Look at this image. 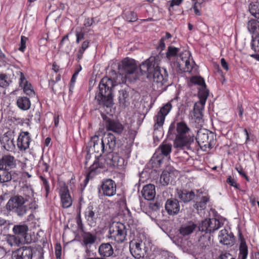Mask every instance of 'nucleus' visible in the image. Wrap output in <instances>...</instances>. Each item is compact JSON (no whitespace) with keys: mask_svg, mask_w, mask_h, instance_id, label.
Segmentation results:
<instances>
[{"mask_svg":"<svg viewBox=\"0 0 259 259\" xmlns=\"http://www.w3.org/2000/svg\"><path fill=\"white\" fill-rule=\"evenodd\" d=\"M119 73L113 80L108 77H103L99 84V91L95 96L98 104L107 108L113 105L112 95L113 88L118 84L125 83L126 80L132 82L137 79L144 74V72L138 67L134 59L128 58L124 59L118 65Z\"/></svg>","mask_w":259,"mask_h":259,"instance_id":"f257e3e1","label":"nucleus"},{"mask_svg":"<svg viewBox=\"0 0 259 259\" xmlns=\"http://www.w3.org/2000/svg\"><path fill=\"white\" fill-rule=\"evenodd\" d=\"M140 69L147 73L148 78L152 77L153 81L163 85L168 80V73L165 69H161L158 66L154 57H150L140 65Z\"/></svg>","mask_w":259,"mask_h":259,"instance_id":"f03ea898","label":"nucleus"},{"mask_svg":"<svg viewBox=\"0 0 259 259\" xmlns=\"http://www.w3.org/2000/svg\"><path fill=\"white\" fill-rule=\"evenodd\" d=\"M176 130L177 135L174 141V147L182 148L186 146L189 149L190 145L194 142L193 136L187 135L190 129L186 123L181 121L177 123Z\"/></svg>","mask_w":259,"mask_h":259,"instance_id":"7ed1b4c3","label":"nucleus"},{"mask_svg":"<svg viewBox=\"0 0 259 259\" xmlns=\"http://www.w3.org/2000/svg\"><path fill=\"white\" fill-rule=\"evenodd\" d=\"M126 236L127 229L124 224L117 222H113L110 225L108 239L120 244L127 240Z\"/></svg>","mask_w":259,"mask_h":259,"instance_id":"20e7f679","label":"nucleus"},{"mask_svg":"<svg viewBox=\"0 0 259 259\" xmlns=\"http://www.w3.org/2000/svg\"><path fill=\"white\" fill-rule=\"evenodd\" d=\"M27 201H28V199L24 198L22 196H14L11 197L7 202V209L15 212L18 216H23L27 211V207L24 204Z\"/></svg>","mask_w":259,"mask_h":259,"instance_id":"39448f33","label":"nucleus"},{"mask_svg":"<svg viewBox=\"0 0 259 259\" xmlns=\"http://www.w3.org/2000/svg\"><path fill=\"white\" fill-rule=\"evenodd\" d=\"M214 135L212 132L205 129H200L197 134L196 140L201 148L206 150L211 148L214 145Z\"/></svg>","mask_w":259,"mask_h":259,"instance_id":"423d86ee","label":"nucleus"},{"mask_svg":"<svg viewBox=\"0 0 259 259\" xmlns=\"http://www.w3.org/2000/svg\"><path fill=\"white\" fill-rule=\"evenodd\" d=\"M98 189L99 195L111 197L116 194V185L112 179H107L103 180Z\"/></svg>","mask_w":259,"mask_h":259,"instance_id":"0eeeda50","label":"nucleus"},{"mask_svg":"<svg viewBox=\"0 0 259 259\" xmlns=\"http://www.w3.org/2000/svg\"><path fill=\"white\" fill-rule=\"evenodd\" d=\"M222 225L221 222L215 218L206 219L202 221L198 227L200 231L210 234L219 229Z\"/></svg>","mask_w":259,"mask_h":259,"instance_id":"6e6552de","label":"nucleus"},{"mask_svg":"<svg viewBox=\"0 0 259 259\" xmlns=\"http://www.w3.org/2000/svg\"><path fill=\"white\" fill-rule=\"evenodd\" d=\"M104 142L102 139H100L98 136L95 135L91 138L89 143V151L98 153L101 155L105 151Z\"/></svg>","mask_w":259,"mask_h":259,"instance_id":"1a4fd4ad","label":"nucleus"},{"mask_svg":"<svg viewBox=\"0 0 259 259\" xmlns=\"http://www.w3.org/2000/svg\"><path fill=\"white\" fill-rule=\"evenodd\" d=\"M102 116L103 124L107 131H112L117 134H120L122 132L124 127L119 122L111 119L104 114H102Z\"/></svg>","mask_w":259,"mask_h":259,"instance_id":"9d476101","label":"nucleus"},{"mask_svg":"<svg viewBox=\"0 0 259 259\" xmlns=\"http://www.w3.org/2000/svg\"><path fill=\"white\" fill-rule=\"evenodd\" d=\"M84 214L88 224L91 226H94L100 215V213L97 207H94L93 205L89 204L86 208Z\"/></svg>","mask_w":259,"mask_h":259,"instance_id":"9b49d317","label":"nucleus"},{"mask_svg":"<svg viewBox=\"0 0 259 259\" xmlns=\"http://www.w3.org/2000/svg\"><path fill=\"white\" fill-rule=\"evenodd\" d=\"M31 138L28 132H21L17 139V145L19 150L23 152H25L29 148Z\"/></svg>","mask_w":259,"mask_h":259,"instance_id":"f8f14e48","label":"nucleus"},{"mask_svg":"<svg viewBox=\"0 0 259 259\" xmlns=\"http://www.w3.org/2000/svg\"><path fill=\"white\" fill-rule=\"evenodd\" d=\"M32 254L30 247L23 246L12 252V259H32Z\"/></svg>","mask_w":259,"mask_h":259,"instance_id":"ddd939ff","label":"nucleus"},{"mask_svg":"<svg viewBox=\"0 0 259 259\" xmlns=\"http://www.w3.org/2000/svg\"><path fill=\"white\" fill-rule=\"evenodd\" d=\"M60 195L62 205L63 208H67L72 205V200L69 193L68 187L66 185L62 186L60 189Z\"/></svg>","mask_w":259,"mask_h":259,"instance_id":"4468645a","label":"nucleus"},{"mask_svg":"<svg viewBox=\"0 0 259 259\" xmlns=\"http://www.w3.org/2000/svg\"><path fill=\"white\" fill-rule=\"evenodd\" d=\"M141 242L132 241L130 243V251L132 255L136 258H140L144 256V251L142 248Z\"/></svg>","mask_w":259,"mask_h":259,"instance_id":"2eb2a0df","label":"nucleus"},{"mask_svg":"<svg viewBox=\"0 0 259 259\" xmlns=\"http://www.w3.org/2000/svg\"><path fill=\"white\" fill-rule=\"evenodd\" d=\"M165 208L169 215H176L180 211L179 202L176 199H168L165 204Z\"/></svg>","mask_w":259,"mask_h":259,"instance_id":"dca6fc26","label":"nucleus"},{"mask_svg":"<svg viewBox=\"0 0 259 259\" xmlns=\"http://www.w3.org/2000/svg\"><path fill=\"white\" fill-rule=\"evenodd\" d=\"M219 239L224 245H230L233 243L234 236L229 229H224L220 232Z\"/></svg>","mask_w":259,"mask_h":259,"instance_id":"f3484780","label":"nucleus"},{"mask_svg":"<svg viewBox=\"0 0 259 259\" xmlns=\"http://www.w3.org/2000/svg\"><path fill=\"white\" fill-rule=\"evenodd\" d=\"M102 139L104 142L105 151L112 152L116 145L115 137L111 133H108Z\"/></svg>","mask_w":259,"mask_h":259,"instance_id":"a211bd4d","label":"nucleus"},{"mask_svg":"<svg viewBox=\"0 0 259 259\" xmlns=\"http://www.w3.org/2000/svg\"><path fill=\"white\" fill-rule=\"evenodd\" d=\"M15 74L10 69V66L8 67L6 73H0V87L6 88L8 87L12 82Z\"/></svg>","mask_w":259,"mask_h":259,"instance_id":"6ab92c4d","label":"nucleus"},{"mask_svg":"<svg viewBox=\"0 0 259 259\" xmlns=\"http://www.w3.org/2000/svg\"><path fill=\"white\" fill-rule=\"evenodd\" d=\"M13 231L17 237L19 238H23L24 243H28L29 241L26 239L28 227L26 225H15L13 228Z\"/></svg>","mask_w":259,"mask_h":259,"instance_id":"aec40b11","label":"nucleus"},{"mask_svg":"<svg viewBox=\"0 0 259 259\" xmlns=\"http://www.w3.org/2000/svg\"><path fill=\"white\" fill-rule=\"evenodd\" d=\"M16 166V161L14 156L6 155L0 159V168L10 169Z\"/></svg>","mask_w":259,"mask_h":259,"instance_id":"412c9836","label":"nucleus"},{"mask_svg":"<svg viewBox=\"0 0 259 259\" xmlns=\"http://www.w3.org/2000/svg\"><path fill=\"white\" fill-rule=\"evenodd\" d=\"M187 54H183L180 56L181 61H179L178 64L180 67H182L184 72H190L193 68L194 62H190L189 58L187 57Z\"/></svg>","mask_w":259,"mask_h":259,"instance_id":"4be33fe9","label":"nucleus"},{"mask_svg":"<svg viewBox=\"0 0 259 259\" xmlns=\"http://www.w3.org/2000/svg\"><path fill=\"white\" fill-rule=\"evenodd\" d=\"M155 186L153 184L145 185L142 190V196L147 200H153L155 196Z\"/></svg>","mask_w":259,"mask_h":259,"instance_id":"5701e85b","label":"nucleus"},{"mask_svg":"<svg viewBox=\"0 0 259 259\" xmlns=\"http://www.w3.org/2000/svg\"><path fill=\"white\" fill-rule=\"evenodd\" d=\"M177 197L184 202H188L193 200L195 197V193L192 191L187 190H177Z\"/></svg>","mask_w":259,"mask_h":259,"instance_id":"b1692460","label":"nucleus"},{"mask_svg":"<svg viewBox=\"0 0 259 259\" xmlns=\"http://www.w3.org/2000/svg\"><path fill=\"white\" fill-rule=\"evenodd\" d=\"M197 227L196 224L190 221L183 225L179 229V232L183 236H188L192 234Z\"/></svg>","mask_w":259,"mask_h":259,"instance_id":"393cba45","label":"nucleus"},{"mask_svg":"<svg viewBox=\"0 0 259 259\" xmlns=\"http://www.w3.org/2000/svg\"><path fill=\"white\" fill-rule=\"evenodd\" d=\"M98 252L102 257H109L114 252L113 249L110 243H103L99 247Z\"/></svg>","mask_w":259,"mask_h":259,"instance_id":"a878e982","label":"nucleus"},{"mask_svg":"<svg viewBox=\"0 0 259 259\" xmlns=\"http://www.w3.org/2000/svg\"><path fill=\"white\" fill-rule=\"evenodd\" d=\"M199 246L204 250H209L212 245L210 235L205 234L200 236L199 240Z\"/></svg>","mask_w":259,"mask_h":259,"instance_id":"bb28decb","label":"nucleus"},{"mask_svg":"<svg viewBox=\"0 0 259 259\" xmlns=\"http://www.w3.org/2000/svg\"><path fill=\"white\" fill-rule=\"evenodd\" d=\"M205 104L203 102L198 101L195 103L193 107V116L197 120H200L203 116V110Z\"/></svg>","mask_w":259,"mask_h":259,"instance_id":"cd10ccee","label":"nucleus"},{"mask_svg":"<svg viewBox=\"0 0 259 259\" xmlns=\"http://www.w3.org/2000/svg\"><path fill=\"white\" fill-rule=\"evenodd\" d=\"M174 172L168 170L163 171L160 178V183L163 186L168 185L173 179Z\"/></svg>","mask_w":259,"mask_h":259,"instance_id":"c85d7f7f","label":"nucleus"},{"mask_svg":"<svg viewBox=\"0 0 259 259\" xmlns=\"http://www.w3.org/2000/svg\"><path fill=\"white\" fill-rule=\"evenodd\" d=\"M18 107L23 110H28L31 106L30 101L26 97H19L17 100Z\"/></svg>","mask_w":259,"mask_h":259,"instance_id":"c756f323","label":"nucleus"},{"mask_svg":"<svg viewBox=\"0 0 259 259\" xmlns=\"http://www.w3.org/2000/svg\"><path fill=\"white\" fill-rule=\"evenodd\" d=\"M118 100L120 106L125 107L130 104L128 94L124 90H121L119 91Z\"/></svg>","mask_w":259,"mask_h":259,"instance_id":"7c9ffc66","label":"nucleus"},{"mask_svg":"<svg viewBox=\"0 0 259 259\" xmlns=\"http://www.w3.org/2000/svg\"><path fill=\"white\" fill-rule=\"evenodd\" d=\"M7 243L11 246H18L20 244H25L23 238H19L16 235H9L7 238Z\"/></svg>","mask_w":259,"mask_h":259,"instance_id":"2f4dec72","label":"nucleus"},{"mask_svg":"<svg viewBox=\"0 0 259 259\" xmlns=\"http://www.w3.org/2000/svg\"><path fill=\"white\" fill-rule=\"evenodd\" d=\"M10 69L11 70L12 72H14V73H15L18 75L20 76L19 84L21 87H22L24 84H26L27 83H28L24 75L21 71L19 68L15 66L10 65Z\"/></svg>","mask_w":259,"mask_h":259,"instance_id":"473e14b6","label":"nucleus"},{"mask_svg":"<svg viewBox=\"0 0 259 259\" xmlns=\"http://www.w3.org/2000/svg\"><path fill=\"white\" fill-rule=\"evenodd\" d=\"M247 29L250 33H257L259 31V21L250 19L247 23Z\"/></svg>","mask_w":259,"mask_h":259,"instance_id":"72a5a7b5","label":"nucleus"},{"mask_svg":"<svg viewBox=\"0 0 259 259\" xmlns=\"http://www.w3.org/2000/svg\"><path fill=\"white\" fill-rule=\"evenodd\" d=\"M97 240V236L90 232L84 233L83 235V242L86 246L94 244Z\"/></svg>","mask_w":259,"mask_h":259,"instance_id":"f704fd0d","label":"nucleus"},{"mask_svg":"<svg viewBox=\"0 0 259 259\" xmlns=\"http://www.w3.org/2000/svg\"><path fill=\"white\" fill-rule=\"evenodd\" d=\"M90 44V41L89 40H85L81 43L76 53L78 61L82 58L83 54L86 49L89 47Z\"/></svg>","mask_w":259,"mask_h":259,"instance_id":"c9c22d12","label":"nucleus"},{"mask_svg":"<svg viewBox=\"0 0 259 259\" xmlns=\"http://www.w3.org/2000/svg\"><path fill=\"white\" fill-rule=\"evenodd\" d=\"M116 153H112V152H108L105 158V162L107 165L111 167H114L115 163L116 162Z\"/></svg>","mask_w":259,"mask_h":259,"instance_id":"e433bc0d","label":"nucleus"},{"mask_svg":"<svg viewBox=\"0 0 259 259\" xmlns=\"http://www.w3.org/2000/svg\"><path fill=\"white\" fill-rule=\"evenodd\" d=\"M249 11L252 16L259 19V2L250 3L249 6Z\"/></svg>","mask_w":259,"mask_h":259,"instance_id":"4c0bfd02","label":"nucleus"},{"mask_svg":"<svg viewBox=\"0 0 259 259\" xmlns=\"http://www.w3.org/2000/svg\"><path fill=\"white\" fill-rule=\"evenodd\" d=\"M172 146L170 144L162 143L158 148L159 150L163 155L167 156L171 152Z\"/></svg>","mask_w":259,"mask_h":259,"instance_id":"58836bf2","label":"nucleus"},{"mask_svg":"<svg viewBox=\"0 0 259 259\" xmlns=\"http://www.w3.org/2000/svg\"><path fill=\"white\" fill-rule=\"evenodd\" d=\"M12 180V175L9 169L0 168V182L5 183L9 182Z\"/></svg>","mask_w":259,"mask_h":259,"instance_id":"ea45409f","label":"nucleus"},{"mask_svg":"<svg viewBox=\"0 0 259 259\" xmlns=\"http://www.w3.org/2000/svg\"><path fill=\"white\" fill-rule=\"evenodd\" d=\"M165 116L159 114L157 113V114L155 117V124L154 125V130H158L159 128L162 127L163 125L164 120H165Z\"/></svg>","mask_w":259,"mask_h":259,"instance_id":"a19ab883","label":"nucleus"},{"mask_svg":"<svg viewBox=\"0 0 259 259\" xmlns=\"http://www.w3.org/2000/svg\"><path fill=\"white\" fill-rule=\"evenodd\" d=\"M239 254L238 259H246L248 255V249L245 243H241L239 248Z\"/></svg>","mask_w":259,"mask_h":259,"instance_id":"79ce46f5","label":"nucleus"},{"mask_svg":"<svg viewBox=\"0 0 259 259\" xmlns=\"http://www.w3.org/2000/svg\"><path fill=\"white\" fill-rule=\"evenodd\" d=\"M171 104L170 102H168L160 108L158 113L166 116L171 110Z\"/></svg>","mask_w":259,"mask_h":259,"instance_id":"37998d69","label":"nucleus"},{"mask_svg":"<svg viewBox=\"0 0 259 259\" xmlns=\"http://www.w3.org/2000/svg\"><path fill=\"white\" fill-rule=\"evenodd\" d=\"M208 200L209 199L207 197H202L201 201L200 202H197L194 205V207L196 208L197 210L203 209L204 208H205L206 204L208 201Z\"/></svg>","mask_w":259,"mask_h":259,"instance_id":"c03bdc74","label":"nucleus"},{"mask_svg":"<svg viewBox=\"0 0 259 259\" xmlns=\"http://www.w3.org/2000/svg\"><path fill=\"white\" fill-rule=\"evenodd\" d=\"M125 19L128 22H135L137 20V15L132 11H127L124 13Z\"/></svg>","mask_w":259,"mask_h":259,"instance_id":"a18cd8bd","label":"nucleus"},{"mask_svg":"<svg viewBox=\"0 0 259 259\" xmlns=\"http://www.w3.org/2000/svg\"><path fill=\"white\" fill-rule=\"evenodd\" d=\"M190 81L192 83L201 85L202 88H205L206 87L203 78L200 76H193Z\"/></svg>","mask_w":259,"mask_h":259,"instance_id":"49530a36","label":"nucleus"},{"mask_svg":"<svg viewBox=\"0 0 259 259\" xmlns=\"http://www.w3.org/2000/svg\"><path fill=\"white\" fill-rule=\"evenodd\" d=\"M115 158H116V161L115 163V166H114V167L123 168L126 163L124 159L123 158L120 157L117 154Z\"/></svg>","mask_w":259,"mask_h":259,"instance_id":"de8ad7c7","label":"nucleus"},{"mask_svg":"<svg viewBox=\"0 0 259 259\" xmlns=\"http://www.w3.org/2000/svg\"><path fill=\"white\" fill-rule=\"evenodd\" d=\"M23 89L24 92L29 96H33L34 95L35 93L33 91L30 83H27L22 87Z\"/></svg>","mask_w":259,"mask_h":259,"instance_id":"09e8293b","label":"nucleus"},{"mask_svg":"<svg viewBox=\"0 0 259 259\" xmlns=\"http://www.w3.org/2000/svg\"><path fill=\"white\" fill-rule=\"evenodd\" d=\"M179 51V49L173 47H169L168 48V50L166 53V57L168 59H170V57H174L176 56L177 53Z\"/></svg>","mask_w":259,"mask_h":259,"instance_id":"8fccbe9b","label":"nucleus"},{"mask_svg":"<svg viewBox=\"0 0 259 259\" xmlns=\"http://www.w3.org/2000/svg\"><path fill=\"white\" fill-rule=\"evenodd\" d=\"M208 96V91H206V90L200 91L199 93V98H200V100L199 101H200V102L204 101V104H205Z\"/></svg>","mask_w":259,"mask_h":259,"instance_id":"3c124183","label":"nucleus"},{"mask_svg":"<svg viewBox=\"0 0 259 259\" xmlns=\"http://www.w3.org/2000/svg\"><path fill=\"white\" fill-rule=\"evenodd\" d=\"M161 207V204L160 202L158 201L150 202L149 204L150 208L154 211L159 210Z\"/></svg>","mask_w":259,"mask_h":259,"instance_id":"603ef678","label":"nucleus"},{"mask_svg":"<svg viewBox=\"0 0 259 259\" xmlns=\"http://www.w3.org/2000/svg\"><path fill=\"white\" fill-rule=\"evenodd\" d=\"M39 178L41 179V180L42 182V184L45 188V190L46 191V195H47L49 192V190H50V186H49V182L45 176H40L39 177Z\"/></svg>","mask_w":259,"mask_h":259,"instance_id":"864d4df0","label":"nucleus"},{"mask_svg":"<svg viewBox=\"0 0 259 259\" xmlns=\"http://www.w3.org/2000/svg\"><path fill=\"white\" fill-rule=\"evenodd\" d=\"M28 40L27 37L24 36H21V43L20 46L19 48V50L21 52H24L25 49L26 48V43L27 40Z\"/></svg>","mask_w":259,"mask_h":259,"instance_id":"5fc2aeb1","label":"nucleus"},{"mask_svg":"<svg viewBox=\"0 0 259 259\" xmlns=\"http://www.w3.org/2000/svg\"><path fill=\"white\" fill-rule=\"evenodd\" d=\"M75 35L76 37V42L79 44V41L84 38V33L76 29L75 31Z\"/></svg>","mask_w":259,"mask_h":259,"instance_id":"6e6d98bb","label":"nucleus"},{"mask_svg":"<svg viewBox=\"0 0 259 259\" xmlns=\"http://www.w3.org/2000/svg\"><path fill=\"white\" fill-rule=\"evenodd\" d=\"M39 166L42 169L43 171L48 172L49 170V165L48 163L45 162L42 158L41 157V159L39 161Z\"/></svg>","mask_w":259,"mask_h":259,"instance_id":"4d7b16f0","label":"nucleus"},{"mask_svg":"<svg viewBox=\"0 0 259 259\" xmlns=\"http://www.w3.org/2000/svg\"><path fill=\"white\" fill-rule=\"evenodd\" d=\"M100 166L98 161L96 160L90 166V172L96 171V169Z\"/></svg>","mask_w":259,"mask_h":259,"instance_id":"13d9d810","label":"nucleus"},{"mask_svg":"<svg viewBox=\"0 0 259 259\" xmlns=\"http://www.w3.org/2000/svg\"><path fill=\"white\" fill-rule=\"evenodd\" d=\"M60 48H61L63 52L67 54H69L72 50V46L68 44V45L64 46L63 44V47H61L60 46Z\"/></svg>","mask_w":259,"mask_h":259,"instance_id":"bf43d9fd","label":"nucleus"},{"mask_svg":"<svg viewBox=\"0 0 259 259\" xmlns=\"http://www.w3.org/2000/svg\"><path fill=\"white\" fill-rule=\"evenodd\" d=\"M202 0L201 2L196 1L194 3V5L193 6V9L194 10L195 14L197 16H200L201 13L200 11L198 10L197 7V4H201L202 3Z\"/></svg>","mask_w":259,"mask_h":259,"instance_id":"052dcab7","label":"nucleus"},{"mask_svg":"<svg viewBox=\"0 0 259 259\" xmlns=\"http://www.w3.org/2000/svg\"><path fill=\"white\" fill-rule=\"evenodd\" d=\"M218 259H235L233 256L229 253H225L220 255Z\"/></svg>","mask_w":259,"mask_h":259,"instance_id":"680f3d73","label":"nucleus"},{"mask_svg":"<svg viewBox=\"0 0 259 259\" xmlns=\"http://www.w3.org/2000/svg\"><path fill=\"white\" fill-rule=\"evenodd\" d=\"M37 207V205L36 204V201L34 198L33 200H31V201L30 202L29 204V208L30 209H35Z\"/></svg>","mask_w":259,"mask_h":259,"instance_id":"e2e57ef3","label":"nucleus"},{"mask_svg":"<svg viewBox=\"0 0 259 259\" xmlns=\"http://www.w3.org/2000/svg\"><path fill=\"white\" fill-rule=\"evenodd\" d=\"M221 63L222 67L226 70V71H228L229 70V66L228 63L226 62L225 59L224 58H222L221 60Z\"/></svg>","mask_w":259,"mask_h":259,"instance_id":"0e129e2a","label":"nucleus"},{"mask_svg":"<svg viewBox=\"0 0 259 259\" xmlns=\"http://www.w3.org/2000/svg\"><path fill=\"white\" fill-rule=\"evenodd\" d=\"M227 182L229 184H230L231 186L237 188L238 184L236 183V181L232 179L231 177H229L227 180Z\"/></svg>","mask_w":259,"mask_h":259,"instance_id":"69168bd1","label":"nucleus"},{"mask_svg":"<svg viewBox=\"0 0 259 259\" xmlns=\"http://www.w3.org/2000/svg\"><path fill=\"white\" fill-rule=\"evenodd\" d=\"M183 1V0H171L169 1L170 6L171 7L174 6H179Z\"/></svg>","mask_w":259,"mask_h":259,"instance_id":"338daca9","label":"nucleus"},{"mask_svg":"<svg viewBox=\"0 0 259 259\" xmlns=\"http://www.w3.org/2000/svg\"><path fill=\"white\" fill-rule=\"evenodd\" d=\"M237 171L239 172V174H240L241 176H242L243 177L245 178V179L247 181H249L248 177L246 175V174L243 172V169L242 167L240 168H236Z\"/></svg>","mask_w":259,"mask_h":259,"instance_id":"774afa93","label":"nucleus"}]
</instances>
